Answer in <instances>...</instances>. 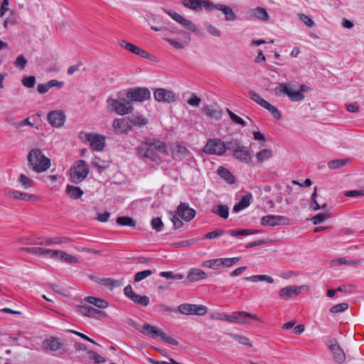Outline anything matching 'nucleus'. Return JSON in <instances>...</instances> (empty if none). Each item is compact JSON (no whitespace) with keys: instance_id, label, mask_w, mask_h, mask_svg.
<instances>
[{"instance_id":"f257e3e1","label":"nucleus","mask_w":364,"mask_h":364,"mask_svg":"<svg viewBox=\"0 0 364 364\" xmlns=\"http://www.w3.org/2000/svg\"><path fill=\"white\" fill-rule=\"evenodd\" d=\"M158 152L164 155L168 154L166 144L156 139H146L144 144L136 149V154L140 159L151 161L159 159Z\"/></svg>"},{"instance_id":"f03ea898","label":"nucleus","mask_w":364,"mask_h":364,"mask_svg":"<svg viewBox=\"0 0 364 364\" xmlns=\"http://www.w3.org/2000/svg\"><path fill=\"white\" fill-rule=\"evenodd\" d=\"M28 167L36 173H42L50 167V160L38 148L33 149L27 156Z\"/></svg>"},{"instance_id":"7ed1b4c3","label":"nucleus","mask_w":364,"mask_h":364,"mask_svg":"<svg viewBox=\"0 0 364 364\" xmlns=\"http://www.w3.org/2000/svg\"><path fill=\"white\" fill-rule=\"evenodd\" d=\"M107 104L109 111L114 112L119 115L132 113L134 109L131 102L125 98H122L121 100L109 98L107 100Z\"/></svg>"},{"instance_id":"20e7f679","label":"nucleus","mask_w":364,"mask_h":364,"mask_svg":"<svg viewBox=\"0 0 364 364\" xmlns=\"http://www.w3.org/2000/svg\"><path fill=\"white\" fill-rule=\"evenodd\" d=\"M89 168L84 160H78L70 169V181L73 183H80L88 175Z\"/></svg>"},{"instance_id":"39448f33","label":"nucleus","mask_w":364,"mask_h":364,"mask_svg":"<svg viewBox=\"0 0 364 364\" xmlns=\"http://www.w3.org/2000/svg\"><path fill=\"white\" fill-rule=\"evenodd\" d=\"M275 94L278 96L287 95L293 102L301 101L304 95L301 91L294 90L291 85L287 83H281L275 88Z\"/></svg>"},{"instance_id":"423d86ee","label":"nucleus","mask_w":364,"mask_h":364,"mask_svg":"<svg viewBox=\"0 0 364 364\" xmlns=\"http://www.w3.org/2000/svg\"><path fill=\"white\" fill-rule=\"evenodd\" d=\"M226 150L225 144L220 139H209L203 149V152L207 154L218 156L224 154Z\"/></svg>"},{"instance_id":"0eeeda50","label":"nucleus","mask_w":364,"mask_h":364,"mask_svg":"<svg viewBox=\"0 0 364 364\" xmlns=\"http://www.w3.org/2000/svg\"><path fill=\"white\" fill-rule=\"evenodd\" d=\"M127 97L131 102H142L151 98V92L146 87H136L128 89Z\"/></svg>"},{"instance_id":"6e6552de","label":"nucleus","mask_w":364,"mask_h":364,"mask_svg":"<svg viewBox=\"0 0 364 364\" xmlns=\"http://www.w3.org/2000/svg\"><path fill=\"white\" fill-rule=\"evenodd\" d=\"M326 346L333 355L335 363L342 364L346 360V353L339 346L336 339H330L326 341Z\"/></svg>"},{"instance_id":"1a4fd4ad","label":"nucleus","mask_w":364,"mask_h":364,"mask_svg":"<svg viewBox=\"0 0 364 364\" xmlns=\"http://www.w3.org/2000/svg\"><path fill=\"white\" fill-rule=\"evenodd\" d=\"M171 153L175 160L187 161H191L193 156L191 151L180 143H176L171 148Z\"/></svg>"},{"instance_id":"9d476101","label":"nucleus","mask_w":364,"mask_h":364,"mask_svg":"<svg viewBox=\"0 0 364 364\" xmlns=\"http://www.w3.org/2000/svg\"><path fill=\"white\" fill-rule=\"evenodd\" d=\"M162 10L167 14L170 17L175 20L178 23L181 24L183 27L189 29L190 31L197 33L198 29L196 25H195L191 21L186 19L179 14L173 10H168L165 8H162Z\"/></svg>"},{"instance_id":"9b49d317","label":"nucleus","mask_w":364,"mask_h":364,"mask_svg":"<svg viewBox=\"0 0 364 364\" xmlns=\"http://www.w3.org/2000/svg\"><path fill=\"white\" fill-rule=\"evenodd\" d=\"M289 219L283 215H268L261 218V225L263 226L287 225Z\"/></svg>"},{"instance_id":"f8f14e48","label":"nucleus","mask_w":364,"mask_h":364,"mask_svg":"<svg viewBox=\"0 0 364 364\" xmlns=\"http://www.w3.org/2000/svg\"><path fill=\"white\" fill-rule=\"evenodd\" d=\"M181 4L186 8L196 12H200L203 9L210 11V6H212V2L208 0H183Z\"/></svg>"},{"instance_id":"ddd939ff","label":"nucleus","mask_w":364,"mask_h":364,"mask_svg":"<svg viewBox=\"0 0 364 364\" xmlns=\"http://www.w3.org/2000/svg\"><path fill=\"white\" fill-rule=\"evenodd\" d=\"M85 141L96 151H102L105 146V136L96 133L85 135Z\"/></svg>"},{"instance_id":"4468645a","label":"nucleus","mask_w":364,"mask_h":364,"mask_svg":"<svg viewBox=\"0 0 364 364\" xmlns=\"http://www.w3.org/2000/svg\"><path fill=\"white\" fill-rule=\"evenodd\" d=\"M154 97L159 102L172 103L176 100V94L164 88L156 89L154 92Z\"/></svg>"},{"instance_id":"2eb2a0df","label":"nucleus","mask_w":364,"mask_h":364,"mask_svg":"<svg viewBox=\"0 0 364 364\" xmlns=\"http://www.w3.org/2000/svg\"><path fill=\"white\" fill-rule=\"evenodd\" d=\"M242 318H250L254 320L261 321V319L255 314H252L245 311H237L234 312L232 315L228 314L226 321L229 323H246L247 322L243 321Z\"/></svg>"},{"instance_id":"dca6fc26","label":"nucleus","mask_w":364,"mask_h":364,"mask_svg":"<svg viewBox=\"0 0 364 364\" xmlns=\"http://www.w3.org/2000/svg\"><path fill=\"white\" fill-rule=\"evenodd\" d=\"M177 213L183 220L189 222L194 218L196 210L190 208L188 203H181L178 206Z\"/></svg>"},{"instance_id":"f3484780","label":"nucleus","mask_w":364,"mask_h":364,"mask_svg":"<svg viewBox=\"0 0 364 364\" xmlns=\"http://www.w3.org/2000/svg\"><path fill=\"white\" fill-rule=\"evenodd\" d=\"M49 257L60 260L63 262H65L68 264H76L78 263V259L75 256L68 255L60 250H53L50 251V255Z\"/></svg>"},{"instance_id":"a211bd4d","label":"nucleus","mask_w":364,"mask_h":364,"mask_svg":"<svg viewBox=\"0 0 364 364\" xmlns=\"http://www.w3.org/2000/svg\"><path fill=\"white\" fill-rule=\"evenodd\" d=\"M114 130L117 134H127L132 129V126L125 118L114 119L112 122Z\"/></svg>"},{"instance_id":"6ab92c4d","label":"nucleus","mask_w":364,"mask_h":364,"mask_svg":"<svg viewBox=\"0 0 364 364\" xmlns=\"http://www.w3.org/2000/svg\"><path fill=\"white\" fill-rule=\"evenodd\" d=\"M47 119L53 127H60L65 123V115L61 111L55 110L48 114Z\"/></svg>"},{"instance_id":"aec40b11","label":"nucleus","mask_w":364,"mask_h":364,"mask_svg":"<svg viewBox=\"0 0 364 364\" xmlns=\"http://www.w3.org/2000/svg\"><path fill=\"white\" fill-rule=\"evenodd\" d=\"M216 9L223 12V14L225 16V20L228 21H233L237 19V16L232 9V8L229 6L222 4H214L212 2V6H210V11Z\"/></svg>"},{"instance_id":"412c9836","label":"nucleus","mask_w":364,"mask_h":364,"mask_svg":"<svg viewBox=\"0 0 364 364\" xmlns=\"http://www.w3.org/2000/svg\"><path fill=\"white\" fill-rule=\"evenodd\" d=\"M303 287L287 286L279 291V296L281 299H287L295 297L301 293Z\"/></svg>"},{"instance_id":"4be33fe9","label":"nucleus","mask_w":364,"mask_h":364,"mask_svg":"<svg viewBox=\"0 0 364 364\" xmlns=\"http://www.w3.org/2000/svg\"><path fill=\"white\" fill-rule=\"evenodd\" d=\"M76 309L79 313L90 318H97L98 315L105 314L102 311L97 310L90 306L79 305Z\"/></svg>"},{"instance_id":"5701e85b","label":"nucleus","mask_w":364,"mask_h":364,"mask_svg":"<svg viewBox=\"0 0 364 364\" xmlns=\"http://www.w3.org/2000/svg\"><path fill=\"white\" fill-rule=\"evenodd\" d=\"M250 17L258 19L262 21H267L269 19V15L264 8L257 6L256 8L251 9L248 11Z\"/></svg>"},{"instance_id":"b1692460","label":"nucleus","mask_w":364,"mask_h":364,"mask_svg":"<svg viewBox=\"0 0 364 364\" xmlns=\"http://www.w3.org/2000/svg\"><path fill=\"white\" fill-rule=\"evenodd\" d=\"M207 277L206 273L202 269L193 268L188 271L186 282H196Z\"/></svg>"},{"instance_id":"393cba45","label":"nucleus","mask_w":364,"mask_h":364,"mask_svg":"<svg viewBox=\"0 0 364 364\" xmlns=\"http://www.w3.org/2000/svg\"><path fill=\"white\" fill-rule=\"evenodd\" d=\"M43 344L45 348L50 351H57L61 349L63 346V344L60 339L55 337L46 338L43 342Z\"/></svg>"},{"instance_id":"a878e982","label":"nucleus","mask_w":364,"mask_h":364,"mask_svg":"<svg viewBox=\"0 0 364 364\" xmlns=\"http://www.w3.org/2000/svg\"><path fill=\"white\" fill-rule=\"evenodd\" d=\"M233 156L242 163L249 164L252 161V156L249 150L244 146L242 149L237 150L232 154Z\"/></svg>"},{"instance_id":"bb28decb","label":"nucleus","mask_w":364,"mask_h":364,"mask_svg":"<svg viewBox=\"0 0 364 364\" xmlns=\"http://www.w3.org/2000/svg\"><path fill=\"white\" fill-rule=\"evenodd\" d=\"M18 251L26 252L27 253L38 256L49 257L51 250L42 247H21L19 248Z\"/></svg>"},{"instance_id":"cd10ccee","label":"nucleus","mask_w":364,"mask_h":364,"mask_svg":"<svg viewBox=\"0 0 364 364\" xmlns=\"http://www.w3.org/2000/svg\"><path fill=\"white\" fill-rule=\"evenodd\" d=\"M141 332L150 337V338H156L157 336L160 337V334H161L162 331L157 328L156 326H151L149 323H144L142 326Z\"/></svg>"},{"instance_id":"c85d7f7f","label":"nucleus","mask_w":364,"mask_h":364,"mask_svg":"<svg viewBox=\"0 0 364 364\" xmlns=\"http://www.w3.org/2000/svg\"><path fill=\"white\" fill-rule=\"evenodd\" d=\"M128 120L131 126H134L139 128L144 127L148 124V119L141 115H130L128 117Z\"/></svg>"},{"instance_id":"c756f323","label":"nucleus","mask_w":364,"mask_h":364,"mask_svg":"<svg viewBox=\"0 0 364 364\" xmlns=\"http://www.w3.org/2000/svg\"><path fill=\"white\" fill-rule=\"evenodd\" d=\"M252 196L251 193L245 195L242 197L240 201L238 203H236L233 207V211L235 213H238L240 210L246 208L250 204V200Z\"/></svg>"},{"instance_id":"7c9ffc66","label":"nucleus","mask_w":364,"mask_h":364,"mask_svg":"<svg viewBox=\"0 0 364 364\" xmlns=\"http://www.w3.org/2000/svg\"><path fill=\"white\" fill-rule=\"evenodd\" d=\"M212 213L222 218L227 219L229 215V208L226 205H215L212 208Z\"/></svg>"},{"instance_id":"2f4dec72","label":"nucleus","mask_w":364,"mask_h":364,"mask_svg":"<svg viewBox=\"0 0 364 364\" xmlns=\"http://www.w3.org/2000/svg\"><path fill=\"white\" fill-rule=\"evenodd\" d=\"M65 192L73 199L80 198L84 193L83 191L78 186L67 185Z\"/></svg>"},{"instance_id":"473e14b6","label":"nucleus","mask_w":364,"mask_h":364,"mask_svg":"<svg viewBox=\"0 0 364 364\" xmlns=\"http://www.w3.org/2000/svg\"><path fill=\"white\" fill-rule=\"evenodd\" d=\"M218 173L229 184H233L235 182V178L232 173L223 166H220L218 168Z\"/></svg>"},{"instance_id":"72a5a7b5","label":"nucleus","mask_w":364,"mask_h":364,"mask_svg":"<svg viewBox=\"0 0 364 364\" xmlns=\"http://www.w3.org/2000/svg\"><path fill=\"white\" fill-rule=\"evenodd\" d=\"M9 195L13 198L19 199L23 201H29L36 198L34 195L22 193L18 191H10Z\"/></svg>"},{"instance_id":"f704fd0d","label":"nucleus","mask_w":364,"mask_h":364,"mask_svg":"<svg viewBox=\"0 0 364 364\" xmlns=\"http://www.w3.org/2000/svg\"><path fill=\"white\" fill-rule=\"evenodd\" d=\"M85 301L95 305L96 307L100 309H105L108 306L109 304L105 299L97 298L95 296H87L85 298Z\"/></svg>"},{"instance_id":"c9c22d12","label":"nucleus","mask_w":364,"mask_h":364,"mask_svg":"<svg viewBox=\"0 0 364 364\" xmlns=\"http://www.w3.org/2000/svg\"><path fill=\"white\" fill-rule=\"evenodd\" d=\"M245 280L252 282H258L265 281L269 284H272L274 282V279L272 277L267 275H252L250 277H247L244 278Z\"/></svg>"},{"instance_id":"e433bc0d","label":"nucleus","mask_w":364,"mask_h":364,"mask_svg":"<svg viewBox=\"0 0 364 364\" xmlns=\"http://www.w3.org/2000/svg\"><path fill=\"white\" fill-rule=\"evenodd\" d=\"M203 112L210 118L219 119L221 117L222 112L220 110L213 109L209 105H205L203 108Z\"/></svg>"},{"instance_id":"4c0bfd02","label":"nucleus","mask_w":364,"mask_h":364,"mask_svg":"<svg viewBox=\"0 0 364 364\" xmlns=\"http://www.w3.org/2000/svg\"><path fill=\"white\" fill-rule=\"evenodd\" d=\"M117 223L120 226H129L135 228L136 221L129 216H120L117 218Z\"/></svg>"},{"instance_id":"58836bf2","label":"nucleus","mask_w":364,"mask_h":364,"mask_svg":"<svg viewBox=\"0 0 364 364\" xmlns=\"http://www.w3.org/2000/svg\"><path fill=\"white\" fill-rule=\"evenodd\" d=\"M349 162L348 159H334L328 161V167L330 169H338L343 167Z\"/></svg>"},{"instance_id":"ea45409f","label":"nucleus","mask_w":364,"mask_h":364,"mask_svg":"<svg viewBox=\"0 0 364 364\" xmlns=\"http://www.w3.org/2000/svg\"><path fill=\"white\" fill-rule=\"evenodd\" d=\"M190 315L204 316L208 313V309L205 306L192 304Z\"/></svg>"},{"instance_id":"a19ab883","label":"nucleus","mask_w":364,"mask_h":364,"mask_svg":"<svg viewBox=\"0 0 364 364\" xmlns=\"http://www.w3.org/2000/svg\"><path fill=\"white\" fill-rule=\"evenodd\" d=\"M131 300L141 306H147L149 304V298L147 296H141L135 294Z\"/></svg>"},{"instance_id":"79ce46f5","label":"nucleus","mask_w":364,"mask_h":364,"mask_svg":"<svg viewBox=\"0 0 364 364\" xmlns=\"http://www.w3.org/2000/svg\"><path fill=\"white\" fill-rule=\"evenodd\" d=\"M272 156V151L268 149H264L256 154V158L259 163H262L264 160L270 159Z\"/></svg>"},{"instance_id":"37998d69","label":"nucleus","mask_w":364,"mask_h":364,"mask_svg":"<svg viewBox=\"0 0 364 364\" xmlns=\"http://www.w3.org/2000/svg\"><path fill=\"white\" fill-rule=\"evenodd\" d=\"M18 182L26 189L34 186V181L23 173L20 175Z\"/></svg>"},{"instance_id":"c03bdc74","label":"nucleus","mask_w":364,"mask_h":364,"mask_svg":"<svg viewBox=\"0 0 364 364\" xmlns=\"http://www.w3.org/2000/svg\"><path fill=\"white\" fill-rule=\"evenodd\" d=\"M227 149L232 150L233 153H235L237 150L242 149V146L240 141L237 139H232L225 144Z\"/></svg>"},{"instance_id":"a18cd8bd","label":"nucleus","mask_w":364,"mask_h":364,"mask_svg":"<svg viewBox=\"0 0 364 364\" xmlns=\"http://www.w3.org/2000/svg\"><path fill=\"white\" fill-rule=\"evenodd\" d=\"M220 258L219 259H210V260L204 261L202 263V266L203 267H208L210 269L217 270V269H218L221 267V264H220Z\"/></svg>"},{"instance_id":"49530a36","label":"nucleus","mask_w":364,"mask_h":364,"mask_svg":"<svg viewBox=\"0 0 364 364\" xmlns=\"http://www.w3.org/2000/svg\"><path fill=\"white\" fill-rule=\"evenodd\" d=\"M226 112L228 114V115H229L230 118L231 119V120L234 123L240 124L242 127H246L247 125V123L241 117H240L239 116L235 114L230 109L226 108Z\"/></svg>"},{"instance_id":"de8ad7c7","label":"nucleus","mask_w":364,"mask_h":364,"mask_svg":"<svg viewBox=\"0 0 364 364\" xmlns=\"http://www.w3.org/2000/svg\"><path fill=\"white\" fill-rule=\"evenodd\" d=\"M249 95L254 102L259 105L261 107H264L267 104V101L264 100L258 93L253 90H250L249 92Z\"/></svg>"},{"instance_id":"09e8293b","label":"nucleus","mask_w":364,"mask_h":364,"mask_svg":"<svg viewBox=\"0 0 364 364\" xmlns=\"http://www.w3.org/2000/svg\"><path fill=\"white\" fill-rule=\"evenodd\" d=\"M119 44L121 47L124 48L127 50H128L134 54H136V52L138 51V49L139 48L132 43L127 42L124 40L119 41Z\"/></svg>"},{"instance_id":"8fccbe9b","label":"nucleus","mask_w":364,"mask_h":364,"mask_svg":"<svg viewBox=\"0 0 364 364\" xmlns=\"http://www.w3.org/2000/svg\"><path fill=\"white\" fill-rule=\"evenodd\" d=\"M338 263L341 265H348V266H352V267H358L361 264L362 259H352V260H347L346 258L342 257L339 258L337 260Z\"/></svg>"},{"instance_id":"3c124183","label":"nucleus","mask_w":364,"mask_h":364,"mask_svg":"<svg viewBox=\"0 0 364 364\" xmlns=\"http://www.w3.org/2000/svg\"><path fill=\"white\" fill-rule=\"evenodd\" d=\"M151 226L153 230L156 232H161L164 228V223L160 217H156L152 218L151 221Z\"/></svg>"},{"instance_id":"603ef678","label":"nucleus","mask_w":364,"mask_h":364,"mask_svg":"<svg viewBox=\"0 0 364 364\" xmlns=\"http://www.w3.org/2000/svg\"><path fill=\"white\" fill-rule=\"evenodd\" d=\"M159 275L166 279H171L174 280H180L184 278L182 274H174L173 272H161Z\"/></svg>"},{"instance_id":"864d4df0","label":"nucleus","mask_w":364,"mask_h":364,"mask_svg":"<svg viewBox=\"0 0 364 364\" xmlns=\"http://www.w3.org/2000/svg\"><path fill=\"white\" fill-rule=\"evenodd\" d=\"M36 77L35 76H26L23 77L21 80L22 85L28 88H32L34 87L36 85Z\"/></svg>"},{"instance_id":"5fc2aeb1","label":"nucleus","mask_w":364,"mask_h":364,"mask_svg":"<svg viewBox=\"0 0 364 364\" xmlns=\"http://www.w3.org/2000/svg\"><path fill=\"white\" fill-rule=\"evenodd\" d=\"M152 274H153V272L150 269H146V270L139 272L135 274L134 280L135 282H139L141 280H143L144 279L151 275Z\"/></svg>"},{"instance_id":"6e6d98bb","label":"nucleus","mask_w":364,"mask_h":364,"mask_svg":"<svg viewBox=\"0 0 364 364\" xmlns=\"http://www.w3.org/2000/svg\"><path fill=\"white\" fill-rule=\"evenodd\" d=\"M204 26L205 27V28L207 29V31H208V33L210 35H212L215 37L220 36L221 32L220 31V30L218 29L214 26L211 25L210 23H208L207 21L204 22Z\"/></svg>"},{"instance_id":"4d7b16f0","label":"nucleus","mask_w":364,"mask_h":364,"mask_svg":"<svg viewBox=\"0 0 364 364\" xmlns=\"http://www.w3.org/2000/svg\"><path fill=\"white\" fill-rule=\"evenodd\" d=\"M348 307H349L348 304L343 302V303H341V304L333 306L331 308L330 311L331 313H341V312H343L346 310H347L348 309Z\"/></svg>"},{"instance_id":"13d9d810","label":"nucleus","mask_w":364,"mask_h":364,"mask_svg":"<svg viewBox=\"0 0 364 364\" xmlns=\"http://www.w3.org/2000/svg\"><path fill=\"white\" fill-rule=\"evenodd\" d=\"M230 336L242 345L252 346L250 339L244 336L230 333Z\"/></svg>"},{"instance_id":"bf43d9fd","label":"nucleus","mask_w":364,"mask_h":364,"mask_svg":"<svg viewBox=\"0 0 364 364\" xmlns=\"http://www.w3.org/2000/svg\"><path fill=\"white\" fill-rule=\"evenodd\" d=\"M264 108L269 111L275 119H279L281 118V114L278 109L272 105L269 102H267Z\"/></svg>"},{"instance_id":"052dcab7","label":"nucleus","mask_w":364,"mask_h":364,"mask_svg":"<svg viewBox=\"0 0 364 364\" xmlns=\"http://www.w3.org/2000/svg\"><path fill=\"white\" fill-rule=\"evenodd\" d=\"M338 292H343L347 294L355 293L356 291V286L353 284H347L340 286L337 288Z\"/></svg>"},{"instance_id":"680f3d73","label":"nucleus","mask_w":364,"mask_h":364,"mask_svg":"<svg viewBox=\"0 0 364 364\" xmlns=\"http://www.w3.org/2000/svg\"><path fill=\"white\" fill-rule=\"evenodd\" d=\"M170 215H171V220L173 223V226L175 229H178L181 228L183 225L182 220L178 218V213L175 212H171Z\"/></svg>"},{"instance_id":"e2e57ef3","label":"nucleus","mask_w":364,"mask_h":364,"mask_svg":"<svg viewBox=\"0 0 364 364\" xmlns=\"http://www.w3.org/2000/svg\"><path fill=\"white\" fill-rule=\"evenodd\" d=\"M329 218L328 213H319L311 218V220L314 225H318Z\"/></svg>"},{"instance_id":"0e129e2a","label":"nucleus","mask_w":364,"mask_h":364,"mask_svg":"<svg viewBox=\"0 0 364 364\" xmlns=\"http://www.w3.org/2000/svg\"><path fill=\"white\" fill-rule=\"evenodd\" d=\"M27 64V60L26 59V58L23 55H18L16 60L14 62V65L21 69V70H23L25 68L26 65Z\"/></svg>"},{"instance_id":"69168bd1","label":"nucleus","mask_w":364,"mask_h":364,"mask_svg":"<svg viewBox=\"0 0 364 364\" xmlns=\"http://www.w3.org/2000/svg\"><path fill=\"white\" fill-rule=\"evenodd\" d=\"M191 308V304H182L178 306L176 311L183 315H190Z\"/></svg>"},{"instance_id":"338daca9","label":"nucleus","mask_w":364,"mask_h":364,"mask_svg":"<svg viewBox=\"0 0 364 364\" xmlns=\"http://www.w3.org/2000/svg\"><path fill=\"white\" fill-rule=\"evenodd\" d=\"M15 11L11 12L9 18L4 22V26L8 28L9 25H15L17 23V16Z\"/></svg>"},{"instance_id":"774afa93","label":"nucleus","mask_w":364,"mask_h":364,"mask_svg":"<svg viewBox=\"0 0 364 364\" xmlns=\"http://www.w3.org/2000/svg\"><path fill=\"white\" fill-rule=\"evenodd\" d=\"M88 355L90 356V358L96 363H103L105 362V359L101 356L100 355L97 354L93 350H88L87 351Z\"/></svg>"}]
</instances>
